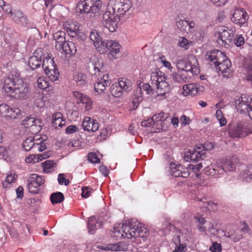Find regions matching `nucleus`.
Instances as JSON below:
<instances>
[{
    "instance_id": "f257e3e1",
    "label": "nucleus",
    "mask_w": 252,
    "mask_h": 252,
    "mask_svg": "<svg viewBox=\"0 0 252 252\" xmlns=\"http://www.w3.org/2000/svg\"><path fill=\"white\" fill-rule=\"evenodd\" d=\"M3 89L8 95L15 99H26L30 93L28 85L16 71H11L4 78Z\"/></svg>"
},
{
    "instance_id": "f03ea898",
    "label": "nucleus",
    "mask_w": 252,
    "mask_h": 252,
    "mask_svg": "<svg viewBox=\"0 0 252 252\" xmlns=\"http://www.w3.org/2000/svg\"><path fill=\"white\" fill-rule=\"evenodd\" d=\"M112 237L117 239L123 238H134L138 241L140 238H145L149 236L148 229L142 224H136L132 222H126L125 223H119L115 225L112 234Z\"/></svg>"
},
{
    "instance_id": "7ed1b4c3",
    "label": "nucleus",
    "mask_w": 252,
    "mask_h": 252,
    "mask_svg": "<svg viewBox=\"0 0 252 252\" xmlns=\"http://www.w3.org/2000/svg\"><path fill=\"white\" fill-rule=\"evenodd\" d=\"M76 11L80 14H93L99 16L103 12L102 2L100 0H84L77 3ZM90 16H92L90 15Z\"/></svg>"
},
{
    "instance_id": "20e7f679",
    "label": "nucleus",
    "mask_w": 252,
    "mask_h": 252,
    "mask_svg": "<svg viewBox=\"0 0 252 252\" xmlns=\"http://www.w3.org/2000/svg\"><path fill=\"white\" fill-rule=\"evenodd\" d=\"M101 21L102 26L110 32H115L118 28L120 17L116 12L112 9L110 4H108L107 9L103 13Z\"/></svg>"
},
{
    "instance_id": "39448f33",
    "label": "nucleus",
    "mask_w": 252,
    "mask_h": 252,
    "mask_svg": "<svg viewBox=\"0 0 252 252\" xmlns=\"http://www.w3.org/2000/svg\"><path fill=\"white\" fill-rule=\"evenodd\" d=\"M42 65L45 74L51 81L54 82L58 79L60 75L59 72L54 58H51L49 54L46 57L43 56Z\"/></svg>"
},
{
    "instance_id": "423d86ee",
    "label": "nucleus",
    "mask_w": 252,
    "mask_h": 252,
    "mask_svg": "<svg viewBox=\"0 0 252 252\" xmlns=\"http://www.w3.org/2000/svg\"><path fill=\"white\" fill-rule=\"evenodd\" d=\"M26 131L32 134H36L41 130V122L40 119L35 118L31 116L27 117L22 121Z\"/></svg>"
},
{
    "instance_id": "0eeeda50",
    "label": "nucleus",
    "mask_w": 252,
    "mask_h": 252,
    "mask_svg": "<svg viewBox=\"0 0 252 252\" xmlns=\"http://www.w3.org/2000/svg\"><path fill=\"white\" fill-rule=\"evenodd\" d=\"M109 4L118 15H124L132 5L130 0H110Z\"/></svg>"
},
{
    "instance_id": "6e6552de",
    "label": "nucleus",
    "mask_w": 252,
    "mask_h": 252,
    "mask_svg": "<svg viewBox=\"0 0 252 252\" xmlns=\"http://www.w3.org/2000/svg\"><path fill=\"white\" fill-rule=\"evenodd\" d=\"M27 187L30 192L37 193L39 190V187L43 185L44 180L42 177L36 174H32L28 180Z\"/></svg>"
},
{
    "instance_id": "1a4fd4ad",
    "label": "nucleus",
    "mask_w": 252,
    "mask_h": 252,
    "mask_svg": "<svg viewBox=\"0 0 252 252\" xmlns=\"http://www.w3.org/2000/svg\"><path fill=\"white\" fill-rule=\"evenodd\" d=\"M252 133V127L247 125L238 124L236 126L232 129L230 134L234 137H243Z\"/></svg>"
},
{
    "instance_id": "9d476101",
    "label": "nucleus",
    "mask_w": 252,
    "mask_h": 252,
    "mask_svg": "<svg viewBox=\"0 0 252 252\" xmlns=\"http://www.w3.org/2000/svg\"><path fill=\"white\" fill-rule=\"evenodd\" d=\"M43 56V53L40 48L34 52L33 56L30 57L28 62L29 65L32 69L34 70L40 67L41 63L42 64Z\"/></svg>"
},
{
    "instance_id": "9b49d317",
    "label": "nucleus",
    "mask_w": 252,
    "mask_h": 252,
    "mask_svg": "<svg viewBox=\"0 0 252 252\" xmlns=\"http://www.w3.org/2000/svg\"><path fill=\"white\" fill-rule=\"evenodd\" d=\"M250 231L249 227L248 225L244 223V227L241 229L237 228L235 230H230L224 233V236L230 239L234 242L239 241L243 238V232H248Z\"/></svg>"
},
{
    "instance_id": "f8f14e48",
    "label": "nucleus",
    "mask_w": 252,
    "mask_h": 252,
    "mask_svg": "<svg viewBox=\"0 0 252 252\" xmlns=\"http://www.w3.org/2000/svg\"><path fill=\"white\" fill-rule=\"evenodd\" d=\"M8 12L7 9L5 10ZM13 20L18 24L26 27H30L31 23L27 17L20 10H14L13 12L10 9L8 12Z\"/></svg>"
},
{
    "instance_id": "ddd939ff",
    "label": "nucleus",
    "mask_w": 252,
    "mask_h": 252,
    "mask_svg": "<svg viewBox=\"0 0 252 252\" xmlns=\"http://www.w3.org/2000/svg\"><path fill=\"white\" fill-rule=\"evenodd\" d=\"M249 18L248 13L244 11L243 8L236 9L233 13L231 21L236 24L242 26L247 23Z\"/></svg>"
},
{
    "instance_id": "4468645a",
    "label": "nucleus",
    "mask_w": 252,
    "mask_h": 252,
    "mask_svg": "<svg viewBox=\"0 0 252 252\" xmlns=\"http://www.w3.org/2000/svg\"><path fill=\"white\" fill-rule=\"evenodd\" d=\"M73 95L77 99L76 102L82 109L85 108V110L92 109V101L88 96L78 92H74Z\"/></svg>"
},
{
    "instance_id": "2eb2a0df",
    "label": "nucleus",
    "mask_w": 252,
    "mask_h": 252,
    "mask_svg": "<svg viewBox=\"0 0 252 252\" xmlns=\"http://www.w3.org/2000/svg\"><path fill=\"white\" fill-rule=\"evenodd\" d=\"M198 65L197 58L194 56H191L189 57L188 61L185 63L183 71H187L195 75H198L200 72Z\"/></svg>"
},
{
    "instance_id": "dca6fc26",
    "label": "nucleus",
    "mask_w": 252,
    "mask_h": 252,
    "mask_svg": "<svg viewBox=\"0 0 252 252\" xmlns=\"http://www.w3.org/2000/svg\"><path fill=\"white\" fill-rule=\"evenodd\" d=\"M221 31L216 32L215 33V35L221 41V44L225 45L226 44L232 42L234 34H233V32L225 30V28L221 29Z\"/></svg>"
},
{
    "instance_id": "f3484780",
    "label": "nucleus",
    "mask_w": 252,
    "mask_h": 252,
    "mask_svg": "<svg viewBox=\"0 0 252 252\" xmlns=\"http://www.w3.org/2000/svg\"><path fill=\"white\" fill-rule=\"evenodd\" d=\"M237 110H252V101L250 103L246 96H241L234 101Z\"/></svg>"
},
{
    "instance_id": "a211bd4d",
    "label": "nucleus",
    "mask_w": 252,
    "mask_h": 252,
    "mask_svg": "<svg viewBox=\"0 0 252 252\" xmlns=\"http://www.w3.org/2000/svg\"><path fill=\"white\" fill-rule=\"evenodd\" d=\"M171 173L175 177H181L186 178L190 175V172L188 168L185 167L180 164L176 165L175 167H173L171 164Z\"/></svg>"
},
{
    "instance_id": "6ab92c4d",
    "label": "nucleus",
    "mask_w": 252,
    "mask_h": 252,
    "mask_svg": "<svg viewBox=\"0 0 252 252\" xmlns=\"http://www.w3.org/2000/svg\"><path fill=\"white\" fill-rule=\"evenodd\" d=\"M204 153L201 150H199V147L196 146L192 151H188L184 157V159L186 161H198L202 159Z\"/></svg>"
},
{
    "instance_id": "aec40b11",
    "label": "nucleus",
    "mask_w": 252,
    "mask_h": 252,
    "mask_svg": "<svg viewBox=\"0 0 252 252\" xmlns=\"http://www.w3.org/2000/svg\"><path fill=\"white\" fill-rule=\"evenodd\" d=\"M238 162L239 158L237 157L234 156L226 158L222 162L221 166L224 172H230L234 170Z\"/></svg>"
},
{
    "instance_id": "412c9836",
    "label": "nucleus",
    "mask_w": 252,
    "mask_h": 252,
    "mask_svg": "<svg viewBox=\"0 0 252 252\" xmlns=\"http://www.w3.org/2000/svg\"><path fill=\"white\" fill-rule=\"evenodd\" d=\"M120 45L118 42L114 40H106L101 49L104 52L110 51V53L114 57V56L120 52Z\"/></svg>"
},
{
    "instance_id": "4be33fe9",
    "label": "nucleus",
    "mask_w": 252,
    "mask_h": 252,
    "mask_svg": "<svg viewBox=\"0 0 252 252\" xmlns=\"http://www.w3.org/2000/svg\"><path fill=\"white\" fill-rule=\"evenodd\" d=\"M32 138L34 145L33 147V152H42L46 149L47 146L45 141L47 138L46 136L43 138L40 136L36 135Z\"/></svg>"
},
{
    "instance_id": "5701e85b",
    "label": "nucleus",
    "mask_w": 252,
    "mask_h": 252,
    "mask_svg": "<svg viewBox=\"0 0 252 252\" xmlns=\"http://www.w3.org/2000/svg\"><path fill=\"white\" fill-rule=\"evenodd\" d=\"M65 33L64 32L59 31L54 34V39L56 40V49L58 51H61L66 43L65 40Z\"/></svg>"
},
{
    "instance_id": "b1692460",
    "label": "nucleus",
    "mask_w": 252,
    "mask_h": 252,
    "mask_svg": "<svg viewBox=\"0 0 252 252\" xmlns=\"http://www.w3.org/2000/svg\"><path fill=\"white\" fill-rule=\"evenodd\" d=\"M82 126L85 130L94 132L98 130L99 126L96 120H91L86 117L82 123Z\"/></svg>"
},
{
    "instance_id": "393cba45",
    "label": "nucleus",
    "mask_w": 252,
    "mask_h": 252,
    "mask_svg": "<svg viewBox=\"0 0 252 252\" xmlns=\"http://www.w3.org/2000/svg\"><path fill=\"white\" fill-rule=\"evenodd\" d=\"M90 37L96 49H101L105 41L102 40L97 31L96 30H92L90 32Z\"/></svg>"
},
{
    "instance_id": "a878e982",
    "label": "nucleus",
    "mask_w": 252,
    "mask_h": 252,
    "mask_svg": "<svg viewBox=\"0 0 252 252\" xmlns=\"http://www.w3.org/2000/svg\"><path fill=\"white\" fill-rule=\"evenodd\" d=\"M77 48H79V46H77L74 41H67L62 50L64 52L66 55H69L71 56L76 54Z\"/></svg>"
},
{
    "instance_id": "bb28decb",
    "label": "nucleus",
    "mask_w": 252,
    "mask_h": 252,
    "mask_svg": "<svg viewBox=\"0 0 252 252\" xmlns=\"http://www.w3.org/2000/svg\"><path fill=\"white\" fill-rule=\"evenodd\" d=\"M65 121L60 112H57L52 115V125L56 128L62 127L65 125Z\"/></svg>"
},
{
    "instance_id": "cd10ccee",
    "label": "nucleus",
    "mask_w": 252,
    "mask_h": 252,
    "mask_svg": "<svg viewBox=\"0 0 252 252\" xmlns=\"http://www.w3.org/2000/svg\"><path fill=\"white\" fill-rule=\"evenodd\" d=\"M118 84L121 90H124L126 92H129L132 90L130 80L125 78H119Z\"/></svg>"
},
{
    "instance_id": "c85d7f7f",
    "label": "nucleus",
    "mask_w": 252,
    "mask_h": 252,
    "mask_svg": "<svg viewBox=\"0 0 252 252\" xmlns=\"http://www.w3.org/2000/svg\"><path fill=\"white\" fill-rule=\"evenodd\" d=\"M75 35L72 37L74 38V42L76 43L77 46H79V48H83L84 45L83 42L86 39V36L83 32L78 31L75 33Z\"/></svg>"
},
{
    "instance_id": "c756f323",
    "label": "nucleus",
    "mask_w": 252,
    "mask_h": 252,
    "mask_svg": "<svg viewBox=\"0 0 252 252\" xmlns=\"http://www.w3.org/2000/svg\"><path fill=\"white\" fill-rule=\"evenodd\" d=\"M103 65H100L98 62L95 63H91L88 65V71L92 75H96L97 73L99 75V72L103 71Z\"/></svg>"
},
{
    "instance_id": "7c9ffc66",
    "label": "nucleus",
    "mask_w": 252,
    "mask_h": 252,
    "mask_svg": "<svg viewBox=\"0 0 252 252\" xmlns=\"http://www.w3.org/2000/svg\"><path fill=\"white\" fill-rule=\"evenodd\" d=\"M215 66L222 73H227L229 72L230 70L231 63L230 60H225L224 62H221L218 63V65Z\"/></svg>"
},
{
    "instance_id": "2f4dec72",
    "label": "nucleus",
    "mask_w": 252,
    "mask_h": 252,
    "mask_svg": "<svg viewBox=\"0 0 252 252\" xmlns=\"http://www.w3.org/2000/svg\"><path fill=\"white\" fill-rule=\"evenodd\" d=\"M241 177L246 182H252V164L247 166L245 170L241 173Z\"/></svg>"
},
{
    "instance_id": "473e14b6",
    "label": "nucleus",
    "mask_w": 252,
    "mask_h": 252,
    "mask_svg": "<svg viewBox=\"0 0 252 252\" xmlns=\"http://www.w3.org/2000/svg\"><path fill=\"white\" fill-rule=\"evenodd\" d=\"M158 90L163 91V93H160V95L163 98L166 97L165 94L167 93L170 92V87L169 83L166 81H163L160 84H158V85L156 86Z\"/></svg>"
},
{
    "instance_id": "72a5a7b5",
    "label": "nucleus",
    "mask_w": 252,
    "mask_h": 252,
    "mask_svg": "<svg viewBox=\"0 0 252 252\" xmlns=\"http://www.w3.org/2000/svg\"><path fill=\"white\" fill-rule=\"evenodd\" d=\"M182 233L179 231L177 233V241L179 243V245L178 246L177 244H176V247L175 248V250L172 252H185L187 251V245L185 243L181 244V235Z\"/></svg>"
},
{
    "instance_id": "f704fd0d",
    "label": "nucleus",
    "mask_w": 252,
    "mask_h": 252,
    "mask_svg": "<svg viewBox=\"0 0 252 252\" xmlns=\"http://www.w3.org/2000/svg\"><path fill=\"white\" fill-rule=\"evenodd\" d=\"M50 200L52 204H57L63 202L64 200V195L61 192H56L51 194Z\"/></svg>"
},
{
    "instance_id": "c9c22d12",
    "label": "nucleus",
    "mask_w": 252,
    "mask_h": 252,
    "mask_svg": "<svg viewBox=\"0 0 252 252\" xmlns=\"http://www.w3.org/2000/svg\"><path fill=\"white\" fill-rule=\"evenodd\" d=\"M17 176L15 174H10L7 175L4 181L2 182V186L4 188H9L11 183H14L17 180Z\"/></svg>"
},
{
    "instance_id": "e433bc0d",
    "label": "nucleus",
    "mask_w": 252,
    "mask_h": 252,
    "mask_svg": "<svg viewBox=\"0 0 252 252\" xmlns=\"http://www.w3.org/2000/svg\"><path fill=\"white\" fill-rule=\"evenodd\" d=\"M64 28L68 35L72 37L76 35L75 33L79 29V27L73 24H65Z\"/></svg>"
},
{
    "instance_id": "4c0bfd02",
    "label": "nucleus",
    "mask_w": 252,
    "mask_h": 252,
    "mask_svg": "<svg viewBox=\"0 0 252 252\" xmlns=\"http://www.w3.org/2000/svg\"><path fill=\"white\" fill-rule=\"evenodd\" d=\"M197 84H189L184 86L183 89L189 94L194 96L197 94Z\"/></svg>"
},
{
    "instance_id": "58836bf2",
    "label": "nucleus",
    "mask_w": 252,
    "mask_h": 252,
    "mask_svg": "<svg viewBox=\"0 0 252 252\" xmlns=\"http://www.w3.org/2000/svg\"><path fill=\"white\" fill-rule=\"evenodd\" d=\"M198 200L202 202L204 204H206V205H205V207H206L208 210L211 211H215V210H217L218 208V204L217 203H214L213 202H212L211 201H206V198H197Z\"/></svg>"
},
{
    "instance_id": "ea45409f",
    "label": "nucleus",
    "mask_w": 252,
    "mask_h": 252,
    "mask_svg": "<svg viewBox=\"0 0 252 252\" xmlns=\"http://www.w3.org/2000/svg\"><path fill=\"white\" fill-rule=\"evenodd\" d=\"M209 174L212 176L218 177L222 175L224 172L221 166H216L214 168H210L209 170Z\"/></svg>"
},
{
    "instance_id": "a19ab883",
    "label": "nucleus",
    "mask_w": 252,
    "mask_h": 252,
    "mask_svg": "<svg viewBox=\"0 0 252 252\" xmlns=\"http://www.w3.org/2000/svg\"><path fill=\"white\" fill-rule=\"evenodd\" d=\"M34 146L32 137L27 138L23 143V147L26 151L32 150L33 152V147Z\"/></svg>"
},
{
    "instance_id": "79ce46f5",
    "label": "nucleus",
    "mask_w": 252,
    "mask_h": 252,
    "mask_svg": "<svg viewBox=\"0 0 252 252\" xmlns=\"http://www.w3.org/2000/svg\"><path fill=\"white\" fill-rule=\"evenodd\" d=\"M96 220L94 217L92 216L89 219L88 221V228L89 230V232L91 234H93L94 233L95 230H96Z\"/></svg>"
},
{
    "instance_id": "37998d69",
    "label": "nucleus",
    "mask_w": 252,
    "mask_h": 252,
    "mask_svg": "<svg viewBox=\"0 0 252 252\" xmlns=\"http://www.w3.org/2000/svg\"><path fill=\"white\" fill-rule=\"evenodd\" d=\"M125 244L123 243H118L113 244H109L106 246L107 249L113 251H124L126 249V248L124 247Z\"/></svg>"
},
{
    "instance_id": "c03bdc74",
    "label": "nucleus",
    "mask_w": 252,
    "mask_h": 252,
    "mask_svg": "<svg viewBox=\"0 0 252 252\" xmlns=\"http://www.w3.org/2000/svg\"><path fill=\"white\" fill-rule=\"evenodd\" d=\"M55 164V163L51 160H47L42 162L41 165L43 168V172L46 173L50 172L51 170L53 168Z\"/></svg>"
},
{
    "instance_id": "a18cd8bd",
    "label": "nucleus",
    "mask_w": 252,
    "mask_h": 252,
    "mask_svg": "<svg viewBox=\"0 0 252 252\" xmlns=\"http://www.w3.org/2000/svg\"><path fill=\"white\" fill-rule=\"evenodd\" d=\"M6 113V114L3 115L2 113V116L4 118V119L6 120H8L10 119H14L17 118L19 117L21 115V113L20 111L16 113V111H5Z\"/></svg>"
},
{
    "instance_id": "49530a36",
    "label": "nucleus",
    "mask_w": 252,
    "mask_h": 252,
    "mask_svg": "<svg viewBox=\"0 0 252 252\" xmlns=\"http://www.w3.org/2000/svg\"><path fill=\"white\" fill-rule=\"evenodd\" d=\"M86 76L83 73H78L74 76V79L76 82H81L80 85L85 86L86 83Z\"/></svg>"
},
{
    "instance_id": "de8ad7c7",
    "label": "nucleus",
    "mask_w": 252,
    "mask_h": 252,
    "mask_svg": "<svg viewBox=\"0 0 252 252\" xmlns=\"http://www.w3.org/2000/svg\"><path fill=\"white\" fill-rule=\"evenodd\" d=\"M219 50H213L210 52H207L206 55V60H208L211 62H214L217 61L218 54Z\"/></svg>"
},
{
    "instance_id": "09e8293b",
    "label": "nucleus",
    "mask_w": 252,
    "mask_h": 252,
    "mask_svg": "<svg viewBox=\"0 0 252 252\" xmlns=\"http://www.w3.org/2000/svg\"><path fill=\"white\" fill-rule=\"evenodd\" d=\"M232 42H233L236 46L240 47L244 44L245 39L242 35L234 34Z\"/></svg>"
},
{
    "instance_id": "8fccbe9b",
    "label": "nucleus",
    "mask_w": 252,
    "mask_h": 252,
    "mask_svg": "<svg viewBox=\"0 0 252 252\" xmlns=\"http://www.w3.org/2000/svg\"><path fill=\"white\" fill-rule=\"evenodd\" d=\"M167 117V114L164 113L163 111H160L159 113L154 115L153 118L154 121L158 122L165 120Z\"/></svg>"
},
{
    "instance_id": "3c124183",
    "label": "nucleus",
    "mask_w": 252,
    "mask_h": 252,
    "mask_svg": "<svg viewBox=\"0 0 252 252\" xmlns=\"http://www.w3.org/2000/svg\"><path fill=\"white\" fill-rule=\"evenodd\" d=\"M104 84L98 79L97 83L94 85V90L98 94H101L106 89L107 86H105Z\"/></svg>"
},
{
    "instance_id": "603ef678",
    "label": "nucleus",
    "mask_w": 252,
    "mask_h": 252,
    "mask_svg": "<svg viewBox=\"0 0 252 252\" xmlns=\"http://www.w3.org/2000/svg\"><path fill=\"white\" fill-rule=\"evenodd\" d=\"M217 57V61L214 62V65H218V63H220L221 62H223L225 61V60H229L226 57V55L221 51L219 50Z\"/></svg>"
},
{
    "instance_id": "864d4df0",
    "label": "nucleus",
    "mask_w": 252,
    "mask_h": 252,
    "mask_svg": "<svg viewBox=\"0 0 252 252\" xmlns=\"http://www.w3.org/2000/svg\"><path fill=\"white\" fill-rule=\"evenodd\" d=\"M180 71V76L182 79V83L187 82L190 79L192 76L195 75L192 73L185 71Z\"/></svg>"
},
{
    "instance_id": "5fc2aeb1",
    "label": "nucleus",
    "mask_w": 252,
    "mask_h": 252,
    "mask_svg": "<svg viewBox=\"0 0 252 252\" xmlns=\"http://www.w3.org/2000/svg\"><path fill=\"white\" fill-rule=\"evenodd\" d=\"M82 190V196L84 198L90 197L94 191L93 189L90 187H83Z\"/></svg>"
},
{
    "instance_id": "6e6d98bb",
    "label": "nucleus",
    "mask_w": 252,
    "mask_h": 252,
    "mask_svg": "<svg viewBox=\"0 0 252 252\" xmlns=\"http://www.w3.org/2000/svg\"><path fill=\"white\" fill-rule=\"evenodd\" d=\"M38 155L32 154L25 158V161L28 163H35L39 161Z\"/></svg>"
},
{
    "instance_id": "4d7b16f0",
    "label": "nucleus",
    "mask_w": 252,
    "mask_h": 252,
    "mask_svg": "<svg viewBox=\"0 0 252 252\" xmlns=\"http://www.w3.org/2000/svg\"><path fill=\"white\" fill-rule=\"evenodd\" d=\"M216 118L219 121L220 126H224L226 125L227 121L224 117L222 111H216Z\"/></svg>"
},
{
    "instance_id": "13d9d810",
    "label": "nucleus",
    "mask_w": 252,
    "mask_h": 252,
    "mask_svg": "<svg viewBox=\"0 0 252 252\" xmlns=\"http://www.w3.org/2000/svg\"><path fill=\"white\" fill-rule=\"evenodd\" d=\"M176 25L179 29L184 31H186L188 24L187 20H180L179 21H177Z\"/></svg>"
},
{
    "instance_id": "bf43d9fd",
    "label": "nucleus",
    "mask_w": 252,
    "mask_h": 252,
    "mask_svg": "<svg viewBox=\"0 0 252 252\" xmlns=\"http://www.w3.org/2000/svg\"><path fill=\"white\" fill-rule=\"evenodd\" d=\"M209 250L212 252H221L222 247L221 244L218 243L217 242H213Z\"/></svg>"
},
{
    "instance_id": "052dcab7",
    "label": "nucleus",
    "mask_w": 252,
    "mask_h": 252,
    "mask_svg": "<svg viewBox=\"0 0 252 252\" xmlns=\"http://www.w3.org/2000/svg\"><path fill=\"white\" fill-rule=\"evenodd\" d=\"M88 159L92 163H97L100 162V159L97 156L96 154L94 152H92L88 154Z\"/></svg>"
},
{
    "instance_id": "680f3d73",
    "label": "nucleus",
    "mask_w": 252,
    "mask_h": 252,
    "mask_svg": "<svg viewBox=\"0 0 252 252\" xmlns=\"http://www.w3.org/2000/svg\"><path fill=\"white\" fill-rule=\"evenodd\" d=\"M189 43L186 37H181L180 40H179L178 43L179 46L184 48L185 49H188L189 48Z\"/></svg>"
},
{
    "instance_id": "e2e57ef3",
    "label": "nucleus",
    "mask_w": 252,
    "mask_h": 252,
    "mask_svg": "<svg viewBox=\"0 0 252 252\" xmlns=\"http://www.w3.org/2000/svg\"><path fill=\"white\" fill-rule=\"evenodd\" d=\"M158 78L156 80V82L155 83L156 86H158V84H160L161 82L166 80V77L164 76V73L160 71H157Z\"/></svg>"
},
{
    "instance_id": "0e129e2a",
    "label": "nucleus",
    "mask_w": 252,
    "mask_h": 252,
    "mask_svg": "<svg viewBox=\"0 0 252 252\" xmlns=\"http://www.w3.org/2000/svg\"><path fill=\"white\" fill-rule=\"evenodd\" d=\"M199 150H201V151H207L212 150L213 148L214 145L212 142H205L203 145L199 146Z\"/></svg>"
},
{
    "instance_id": "69168bd1",
    "label": "nucleus",
    "mask_w": 252,
    "mask_h": 252,
    "mask_svg": "<svg viewBox=\"0 0 252 252\" xmlns=\"http://www.w3.org/2000/svg\"><path fill=\"white\" fill-rule=\"evenodd\" d=\"M136 99H134L132 104H133V110L136 109L139 105V103L142 100L143 97L141 95L138 94H136Z\"/></svg>"
},
{
    "instance_id": "338daca9",
    "label": "nucleus",
    "mask_w": 252,
    "mask_h": 252,
    "mask_svg": "<svg viewBox=\"0 0 252 252\" xmlns=\"http://www.w3.org/2000/svg\"><path fill=\"white\" fill-rule=\"evenodd\" d=\"M122 90L118 88L117 86L111 88V93L115 97H119L122 94Z\"/></svg>"
},
{
    "instance_id": "774afa93",
    "label": "nucleus",
    "mask_w": 252,
    "mask_h": 252,
    "mask_svg": "<svg viewBox=\"0 0 252 252\" xmlns=\"http://www.w3.org/2000/svg\"><path fill=\"white\" fill-rule=\"evenodd\" d=\"M154 120L153 118H150L141 122V126L143 127H150L154 124Z\"/></svg>"
}]
</instances>
